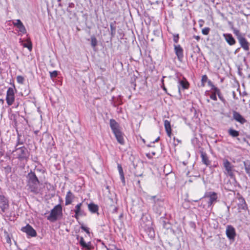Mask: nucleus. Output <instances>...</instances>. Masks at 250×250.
<instances>
[{
	"label": "nucleus",
	"instance_id": "nucleus-1",
	"mask_svg": "<svg viewBox=\"0 0 250 250\" xmlns=\"http://www.w3.org/2000/svg\"><path fill=\"white\" fill-rule=\"evenodd\" d=\"M26 178L28 189L34 194H38L40 191V181L35 173L31 171L28 173Z\"/></svg>",
	"mask_w": 250,
	"mask_h": 250
},
{
	"label": "nucleus",
	"instance_id": "nucleus-2",
	"mask_svg": "<svg viewBox=\"0 0 250 250\" xmlns=\"http://www.w3.org/2000/svg\"><path fill=\"white\" fill-rule=\"evenodd\" d=\"M12 153L20 161H27L29 157V152L26 147L24 146L15 147V150L12 151Z\"/></svg>",
	"mask_w": 250,
	"mask_h": 250
},
{
	"label": "nucleus",
	"instance_id": "nucleus-3",
	"mask_svg": "<svg viewBox=\"0 0 250 250\" xmlns=\"http://www.w3.org/2000/svg\"><path fill=\"white\" fill-rule=\"evenodd\" d=\"M62 215V207L60 204L55 206L51 210L47 219L51 222H55L60 216Z\"/></svg>",
	"mask_w": 250,
	"mask_h": 250
},
{
	"label": "nucleus",
	"instance_id": "nucleus-4",
	"mask_svg": "<svg viewBox=\"0 0 250 250\" xmlns=\"http://www.w3.org/2000/svg\"><path fill=\"white\" fill-rule=\"evenodd\" d=\"M14 89V87H9L7 91L6 101L8 105H12L15 101Z\"/></svg>",
	"mask_w": 250,
	"mask_h": 250
},
{
	"label": "nucleus",
	"instance_id": "nucleus-5",
	"mask_svg": "<svg viewBox=\"0 0 250 250\" xmlns=\"http://www.w3.org/2000/svg\"><path fill=\"white\" fill-rule=\"evenodd\" d=\"M223 162V166L225 167L226 171H227L226 173L231 178H233L234 177L233 169V166L227 159H224Z\"/></svg>",
	"mask_w": 250,
	"mask_h": 250
},
{
	"label": "nucleus",
	"instance_id": "nucleus-6",
	"mask_svg": "<svg viewBox=\"0 0 250 250\" xmlns=\"http://www.w3.org/2000/svg\"><path fill=\"white\" fill-rule=\"evenodd\" d=\"M205 198H208V200L207 201L208 207H210L211 205L217 201V195L214 192H209L206 194L205 195Z\"/></svg>",
	"mask_w": 250,
	"mask_h": 250
},
{
	"label": "nucleus",
	"instance_id": "nucleus-7",
	"mask_svg": "<svg viewBox=\"0 0 250 250\" xmlns=\"http://www.w3.org/2000/svg\"><path fill=\"white\" fill-rule=\"evenodd\" d=\"M21 230L30 237H36L37 236L36 231L29 224L26 225V226L22 227Z\"/></svg>",
	"mask_w": 250,
	"mask_h": 250
},
{
	"label": "nucleus",
	"instance_id": "nucleus-8",
	"mask_svg": "<svg viewBox=\"0 0 250 250\" xmlns=\"http://www.w3.org/2000/svg\"><path fill=\"white\" fill-rule=\"evenodd\" d=\"M9 201L3 195H0V208L2 212H5L9 208Z\"/></svg>",
	"mask_w": 250,
	"mask_h": 250
},
{
	"label": "nucleus",
	"instance_id": "nucleus-9",
	"mask_svg": "<svg viewBox=\"0 0 250 250\" xmlns=\"http://www.w3.org/2000/svg\"><path fill=\"white\" fill-rule=\"evenodd\" d=\"M226 233L227 236L229 240H234L236 236V232L234 228L231 226H227Z\"/></svg>",
	"mask_w": 250,
	"mask_h": 250
},
{
	"label": "nucleus",
	"instance_id": "nucleus-10",
	"mask_svg": "<svg viewBox=\"0 0 250 250\" xmlns=\"http://www.w3.org/2000/svg\"><path fill=\"white\" fill-rule=\"evenodd\" d=\"M174 51L177 57L178 60L180 62L182 61L184 57L183 49L180 45H174Z\"/></svg>",
	"mask_w": 250,
	"mask_h": 250
},
{
	"label": "nucleus",
	"instance_id": "nucleus-11",
	"mask_svg": "<svg viewBox=\"0 0 250 250\" xmlns=\"http://www.w3.org/2000/svg\"><path fill=\"white\" fill-rule=\"evenodd\" d=\"M208 84L209 85H210V86L211 87V89L213 91H214V92L215 93L216 95H217L219 99L224 103H225L226 102V100L224 98V97H223L221 93V91H220V90L217 88V87H215L212 83L211 82V81H209L208 82Z\"/></svg>",
	"mask_w": 250,
	"mask_h": 250
},
{
	"label": "nucleus",
	"instance_id": "nucleus-12",
	"mask_svg": "<svg viewBox=\"0 0 250 250\" xmlns=\"http://www.w3.org/2000/svg\"><path fill=\"white\" fill-rule=\"evenodd\" d=\"M233 118L236 121L244 124L246 123L247 120L238 112L236 111H233L232 112Z\"/></svg>",
	"mask_w": 250,
	"mask_h": 250
},
{
	"label": "nucleus",
	"instance_id": "nucleus-13",
	"mask_svg": "<svg viewBox=\"0 0 250 250\" xmlns=\"http://www.w3.org/2000/svg\"><path fill=\"white\" fill-rule=\"evenodd\" d=\"M238 40L241 46L246 51L249 50V42L247 40L242 36L238 37Z\"/></svg>",
	"mask_w": 250,
	"mask_h": 250
},
{
	"label": "nucleus",
	"instance_id": "nucleus-14",
	"mask_svg": "<svg viewBox=\"0 0 250 250\" xmlns=\"http://www.w3.org/2000/svg\"><path fill=\"white\" fill-rule=\"evenodd\" d=\"M110 126L113 133L120 130L119 124L114 119H111L110 120Z\"/></svg>",
	"mask_w": 250,
	"mask_h": 250
},
{
	"label": "nucleus",
	"instance_id": "nucleus-15",
	"mask_svg": "<svg viewBox=\"0 0 250 250\" xmlns=\"http://www.w3.org/2000/svg\"><path fill=\"white\" fill-rule=\"evenodd\" d=\"M77 239L79 241L80 245L83 248H85L88 250H91L92 249V247L91 246V243L88 242V243H86L84 242V239L83 237L79 238V236H77Z\"/></svg>",
	"mask_w": 250,
	"mask_h": 250
},
{
	"label": "nucleus",
	"instance_id": "nucleus-16",
	"mask_svg": "<svg viewBox=\"0 0 250 250\" xmlns=\"http://www.w3.org/2000/svg\"><path fill=\"white\" fill-rule=\"evenodd\" d=\"M223 36L224 37L225 40L230 45H233L236 43V41L232 35L230 34H224Z\"/></svg>",
	"mask_w": 250,
	"mask_h": 250
},
{
	"label": "nucleus",
	"instance_id": "nucleus-17",
	"mask_svg": "<svg viewBox=\"0 0 250 250\" xmlns=\"http://www.w3.org/2000/svg\"><path fill=\"white\" fill-rule=\"evenodd\" d=\"M74 198L75 196L74 194L71 192V191L70 190L68 191L67 192V194L65 196V205L67 206L71 204L73 200H74Z\"/></svg>",
	"mask_w": 250,
	"mask_h": 250
},
{
	"label": "nucleus",
	"instance_id": "nucleus-18",
	"mask_svg": "<svg viewBox=\"0 0 250 250\" xmlns=\"http://www.w3.org/2000/svg\"><path fill=\"white\" fill-rule=\"evenodd\" d=\"M114 134L118 142L121 145H124L125 144V140L123 133L122 132L121 130L116 132H115Z\"/></svg>",
	"mask_w": 250,
	"mask_h": 250
},
{
	"label": "nucleus",
	"instance_id": "nucleus-19",
	"mask_svg": "<svg viewBox=\"0 0 250 250\" xmlns=\"http://www.w3.org/2000/svg\"><path fill=\"white\" fill-rule=\"evenodd\" d=\"M178 83H179L178 85V91L179 93H180V86L184 89L188 88L189 83L185 78H184L183 80H179Z\"/></svg>",
	"mask_w": 250,
	"mask_h": 250
},
{
	"label": "nucleus",
	"instance_id": "nucleus-20",
	"mask_svg": "<svg viewBox=\"0 0 250 250\" xmlns=\"http://www.w3.org/2000/svg\"><path fill=\"white\" fill-rule=\"evenodd\" d=\"M164 126L168 136L171 137V128L170 122L167 120H165L164 122Z\"/></svg>",
	"mask_w": 250,
	"mask_h": 250
},
{
	"label": "nucleus",
	"instance_id": "nucleus-21",
	"mask_svg": "<svg viewBox=\"0 0 250 250\" xmlns=\"http://www.w3.org/2000/svg\"><path fill=\"white\" fill-rule=\"evenodd\" d=\"M88 208L91 213H95L98 212L99 207L98 205L91 203L88 205Z\"/></svg>",
	"mask_w": 250,
	"mask_h": 250
},
{
	"label": "nucleus",
	"instance_id": "nucleus-22",
	"mask_svg": "<svg viewBox=\"0 0 250 250\" xmlns=\"http://www.w3.org/2000/svg\"><path fill=\"white\" fill-rule=\"evenodd\" d=\"M201 157L202 158V162L205 164L206 166H208L210 164V161L208 159V157L207 154L203 151L201 152Z\"/></svg>",
	"mask_w": 250,
	"mask_h": 250
},
{
	"label": "nucleus",
	"instance_id": "nucleus-23",
	"mask_svg": "<svg viewBox=\"0 0 250 250\" xmlns=\"http://www.w3.org/2000/svg\"><path fill=\"white\" fill-rule=\"evenodd\" d=\"M239 203L238 205L239 208L242 209H245L247 208V204L244 198L241 197L239 198Z\"/></svg>",
	"mask_w": 250,
	"mask_h": 250
},
{
	"label": "nucleus",
	"instance_id": "nucleus-24",
	"mask_svg": "<svg viewBox=\"0 0 250 250\" xmlns=\"http://www.w3.org/2000/svg\"><path fill=\"white\" fill-rule=\"evenodd\" d=\"M117 167L122 182L124 184V185H125V178L122 167L120 164H118Z\"/></svg>",
	"mask_w": 250,
	"mask_h": 250
},
{
	"label": "nucleus",
	"instance_id": "nucleus-25",
	"mask_svg": "<svg viewBox=\"0 0 250 250\" xmlns=\"http://www.w3.org/2000/svg\"><path fill=\"white\" fill-rule=\"evenodd\" d=\"M229 134L232 137H236L239 135V132L233 128H229L228 130Z\"/></svg>",
	"mask_w": 250,
	"mask_h": 250
},
{
	"label": "nucleus",
	"instance_id": "nucleus-26",
	"mask_svg": "<svg viewBox=\"0 0 250 250\" xmlns=\"http://www.w3.org/2000/svg\"><path fill=\"white\" fill-rule=\"evenodd\" d=\"M82 205V203L77 204L75 207V209L74 210L75 213L76 214L79 213L80 215H83L84 211L81 210V208Z\"/></svg>",
	"mask_w": 250,
	"mask_h": 250
},
{
	"label": "nucleus",
	"instance_id": "nucleus-27",
	"mask_svg": "<svg viewBox=\"0 0 250 250\" xmlns=\"http://www.w3.org/2000/svg\"><path fill=\"white\" fill-rule=\"evenodd\" d=\"M115 23L116 21H114L113 22H111L110 24V32L112 36L115 35L116 33V26H115Z\"/></svg>",
	"mask_w": 250,
	"mask_h": 250
},
{
	"label": "nucleus",
	"instance_id": "nucleus-28",
	"mask_svg": "<svg viewBox=\"0 0 250 250\" xmlns=\"http://www.w3.org/2000/svg\"><path fill=\"white\" fill-rule=\"evenodd\" d=\"M17 28H19V31L21 34H25L26 33V29H25L24 25L23 24V23H21V25L18 26L17 27Z\"/></svg>",
	"mask_w": 250,
	"mask_h": 250
},
{
	"label": "nucleus",
	"instance_id": "nucleus-29",
	"mask_svg": "<svg viewBox=\"0 0 250 250\" xmlns=\"http://www.w3.org/2000/svg\"><path fill=\"white\" fill-rule=\"evenodd\" d=\"M21 135H20L18 134L17 142L15 147H19V146L22 145L23 144L24 142H23V140L21 139Z\"/></svg>",
	"mask_w": 250,
	"mask_h": 250
},
{
	"label": "nucleus",
	"instance_id": "nucleus-30",
	"mask_svg": "<svg viewBox=\"0 0 250 250\" xmlns=\"http://www.w3.org/2000/svg\"><path fill=\"white\" fill-rule=\"evenodd\" d=\"M91 44L93 47H95L97 45V41L94 36L91 38Z\"/></svg>",
	"mask_w": 250,
	"mask_h": 250
},
{
	"label": "nucleus",
	"instance_id": "nucleus-31",
	"mask_svg": "<svg viewBox=\"0 0 250 250\" xmlns=\"http://www.w3.org/2000/svg\"><path fill=\"white\" fill-rule=\"evenodd\" d=\"M246 172L249 175H250V164H248L245 162H244Z\"/></svg>",
	"mask_w": 250,
	"mask_h": 250
},
{
	"label": "nucleus",
	"instance_id": "nucleus-32",
	"mask_svg": "<svg viewBox=\"0 0 250 250\" xmlns=\"http://www.w3.org/2000/svg\"><path fill=\"white\" fill-rule=\"evenodd\" d=\"M17 81L18 83L22 84L24 81V78L22 76H18L17 77Z\"/></svg>",
	"mask_w": 250,
	"mask_h": 250
},
{
	"label": "nucleus",
	"instance_id": "nucleus-33",
	"mask_svg": "<svg viewBox=\"0 0 250 250\" xmlns=\"http://www.w3.org/2000/svg\"><path fill=\"white\" fill-rule=\"evenodd\" d=\"M208 79V78L206 75H204L202 76L201 81H202V84L203 86H204L205 85V83L207 82Z\"/></svg>",
	"mask_w": 250,
	"mask_h": 250
},
{
	"label": "nucleus",
	"instance_id": "nucleus-34",
	"mask_svg": "<svg viewBox=\"0 0 250 250\" xmlns=\"http://www.w3.org/2000/svg\"><path fill=\"white\" fill-rule=\"evenodd\" d=\"M210 29L208 27H206L202 29V33L203 34L205 35H207L208 34Z\"/></svg>",
	"mask_w": 250,
	"mask_h": 250
},
{
	"label": "nucleus",
	"instance_id": "nucleus-35",
	"mask_svg": "<svg viewBox=\"0 0 250 250\" xmlns=\"http://www.w3.org/2000/svg\"><path fill=\"white\" fill-rule=\"evenodd\" d=\"M58 71H53L52 72H50V75L51 78H55L58 75Z\"/></svg>",
	"mask_w": 250,
	"mask_h": 250
},
{
	"label": "nucleus",
	"instance_id": "nucleus-36",
	"mask_svg": "<svg viewBox=\"0 0 250 250\" xmlns=\"http://www.w3.org/2000/svg\"><path fill=\"white\" fill-rule=\"evenodd\" d=\"M13 23L14 26H16L17 27L21 25L22 23V22L20 20H17L13 22Z\"/></svg>",
	"mask_w": 250,
	"mask_h": 250
},
{
	"label": "nucleus",
	"instance_id": "nucleus-37",
	"mask_svg": "<svg viewBox=\"0 0 250 250\" xmlns=\"http://www.w3.org/2000/svg\"><path fill=\"white\" fill-rule=\"evenodd\" d=\"M210 99L214 101H217V97L215 93L214 92V91H213V92L210 95Z\"/></svg>",
	"mask_w": 250,
	"mask_h": 250
},
{
	"label": "nucleus",
	"instance_id": "nucleus-38",
	"mask_svg": "<svg viewBox=\"0 0 250 250\" xmlns=\"http://www.w3.org/2000/svg\"><path fill=\"white\" fill-rule=\"evenodd\" d=\"M179 39V35H174L173 36V41L175 43H177L178 42Z\"/></svg>",
	"mask_w": 250,
	"mask_h": 250
},
{
	"label": "nucleus",
	"instance_id": "nucleus-39",
	"mask_svg": "<svg viewBox=\"0 0 250 250\" xmlns=\"http://www.w3.org/2000/svg\"><path fill=\"white\" fill-rule=\"evenodd\" d=\"M81 228L84 231H85V232L87 233V234H90V232H89V229L87 227H85L83 226H82L81 227Z\"/></svg>",
	"mask_w": 250,
	"mask_h": 250
},
{
	"label": "nucleus",
	"instance_id": "nucleus-40",
	"mask_svg": "<svg viewBox=\"0 0 250 250\" xmlns=\"http://www.w3.org/2000/svg\"><path fill=\"white\" fill-rule=\"evenodd\" d=\"M23 46L25 47H27L29 50L32 49V44L31 43L28 44H24Z\"/></svg>",
	"mask_w": 250,
	"mask_h": 250
},
{
	"label": "nucleus",
	"instance_id": "nucleus-41",
	"mask_svg": "<svg viewBox=\"0 0 250 250\" xmlns=\"http://www.w3.org/2000/svg\"><path fill=\"white\" fill-rule=\"evenodd\" d=\"M234 33L237 36V38L238 39V37H240V36H241L240 33L239 31L238 30L235 29L234 30Z\"/></svg>",
	"mask_w": 250,
	"mask_h": 250
},
{
	"label": "nucleus",
	"instance_id": "nucleus-42",
	"mask_svg": "<svg viewBox=\"0 0 250 250\" xmlns=\"http://www.w3.org/2000/svg\"><path fill=\"white\" fill-rule=\"evenodd\" d=\"M118 208L116 207H115L112 210L113 213H116L117 212Z\"/></svg>",
	"mask_w": 250,
	"mask_h": 250
},
{
	"label": "nucleus",
	"instance_id": "nucleus-43",
	"mask_svg": "<svg viewBox=\"0 0 250 250\" xmlns=\"http://www.w3.org/2000/svg\"><path fill=\"white\" fill-rule=\"evenodd\" d=\"M81 215L79 214V213H78V214H76L75 213V216L74 217L76 218V219H78L79 218V216H80Z\"/></svg>",
	"mask_w": 250,
	"mask_h": 250
},
{
	"label": "nucleus",
	"instance_id": "nucleus-44",
	"mask_svg": "<svg viewBox=\"0 0 250 250\" xmlns=\"http://www.w3.org/2000/svg\"><path fill=\"white\" fill-rule=\"evenodd\" d=\"M194 38L197 41H199L200 39V37L199 36H194Z\"/></svg>",
	"mask_w": 250,
	"mask_h": 250
},
{
	"label": "nucleus",
	"instance_id": "nucleus-45",
	"mask_svg": "<svg viewBox=\"0 0 250 250\" xmlns=\"http://www.w3.org/2000/svg\"><path fill=\"white\" fill-rule=\"evenodd\" d=\"M6 241L8 243H11V240H10V238L9 237L7 238Z\"/></svg>",
	"mask_w": 250,
	"mask_h": 250
},
{
	"label": "nucleus",
	"instance_id": "nucleus-46",
	"mask_svg": "<svg viewBox=\"0 0 250 250\" xmlns=\"http://www.w3.org/2000/svg\"><path fill=\"white\" fill-rule=\"evenodd\" d=\"M159 139H160V137H158L155 141H154L153 142V143H155V142H158L159 140Z\"/></svg>",
	"mask_w": 250,
	"mask_h": 250
},
{
	"label": "nucleus",
	"instance_id": "nucleus-47",
	"mask_svg": "<svg viewBox=\"0 0 250 250\" xmlns=\"http://www.w3.org/2000/svg\"><path fill=\"white\" fill-rule=\"evenodd\" d=\"M162 82H164V81H163V80L162 81ZM163 85H164V83H163ZM163 89H164L165 91H167V89H166V88L165 87V86H164V85H163Z\"/></svg>",
	"mask_w": 250,
	"mask_h": 250
},
{
	"label": "nucleus",
	"instance_id": "nucleus-48",
	"mask_svg": "<svg viewBox=\"0 0 250 250\" xmlns=\"http://www.w3.org/2000/svg\"><path fill=\"white\" fill-rule=\"evenodd\" d=\"M39 132V130H36L34 131V133L36 134V135H38V132Z\"/></svg>",
	"mask_w": 250,
	"mask_h": 250
},
{
	"label": "nucleus",
	"instance_id": "nucleus-49",
	"mask_svg": "<svg viewBox=\"0 0 250 250\" xmlns=\"http://www.w3.org/2000/svg\"><path fill=\"white\" fill-rule=\"evenodd\" d=\"M61 0H58V1L59 2V6H62L61 3Z\"/></svg>",
	"mask_w": 250,
	"mask_h": 250
},
{
	"label": "nucleus",
	"instance_id": "nucleus-50",
	"mask_svg": "<svg viewBox=\"0 0 250 250\" xmlns=\"http://www.w3.org/2000/svg\"><path fill=\"white\" fill-rule=\"evenodd\" d=\"M3 155V152L0 151V157Z\"/></svg>",
	"mask_w": 250,
	"mask_h": 250
},
{
	"label": "nucleus",
	"instance_id": "nucleus-51",
	"mask_svg": "<svg viewBox=\"0 0 250 250\" xmlns=\"http://www.w3.org/2000/svg\"><path fill=\"white\" fill-rule=\"evenodd\" d=\"M243 141H244V142H247V143L248 144H249L248 142L246 140V139L245 138H244V139H243Z\"/></svg>",
	"mask_w": 250,
	"mask_h": 250
},
{
	"label": "nucleus",
	"instance_id": "nucleus-52",
	"mask_svg": "<svg viewBox=\"0 0 250 250\" xmlns=\"http://www.w3.org/2000/svg\"><path fill=\"white\" fill-rule=\"evenodd\" d=\"M7 217H8V219H9V220H11V221L13 220V219H12L11 218V216H9H9H7Z\"/></svg>",
	"mask_w": 250,
	"mask_h": 250
},
{
	"label": "nucleus",
	"instance_id": "nucleus-53",
	"mask_svg": "<svg viewBox=\"0 0 250 250\" xmlns=\"http://www.w3.org/2000/svg\"><path fill=\"white\" fill-rule=\"evenodd\" d=\"M72 6H74V4L73 3L69 4V7H72Z\"/></svg>",
	"mask_w": 250,
	"mask_h": 250
},
{
	"label": "nucleus",
	"instance_id": "nucleus-54",
	"mask_svg": "<svg viewBox=\"0 0 250 250\" xmlns=\"http://www.w3.org/2000/svg\"><path fill=\"white\" fill-rule=\"evenodd\" d=\"M137 182L138 185H140V180H138Z\"/></svg>",
	"mask_w": 250,
	"mask_h": 250
},
{
	"label": "nucleus",
	"instance_id": "nucleus-55",
	"mask_svg": "<svg viewBox=\"0 0 250 250\" xmlns=\"http://www.w3.org/2000/svg\"><path fill=\"white\" fill-rule=\"evenodd\" d=\"M0 101H1L2 103H3V102H4V101H3V100L2 99H0Z\"/></svg>",
	"mask_w": 250,
	"mask_h": 250
},
{
	"label": "nucleus",
	"instance_id": "nucleus-56",
	"mask_svg": "<svg viewBox=\"0 0 250 250\" xmlns=\"http://www.w3.org/2000/svg\"><path fill=\"white\" fill-rule=\"evenodd\" d=\"M117 250H121V249H117Z\"/></svg>",
	"mask_w": 250,
	"mask_h": 250
},
{
	"label": "nucleus",
	"instance_id": "nucleus-57",
	"mask_svg": "<svg viewBox=\"0 0 250 250\" xmlns=\"http://www.w3.org/2000/svg\"><path fill=\"white\" fill-rule=\"evenodd\" d=\"M117 250H121V249H117Z\"/></svg>",
	"mask_w": 250,
	"mask_h": 250
}]
</instances>
